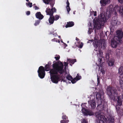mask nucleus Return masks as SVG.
Masks as SVG:
<instances>
[{
    "label": "nucleus",
    "mask_w": 123,
    "mask_h": 123,
    "mask_svg": "<svg viewBox=\"0 0 123 123\" xmlns=\"http://www.w3.org/2000/svg\"><path fill=\"white\" fill-rule=\"evenodd\" d=\"M59 62H56L52 65L53 69L50 70V79L52 82L55 84L57 83L61 80L60 75L58 74H62L64 72L63 69V65L61 62H60V65Z\"/></svg>",
    "instance_id": "obj_1"
},
{
    "label": "nucleus",
    "mask_w": 123,
    "mask_h": 123,
    "mask_svg": "<svg viewBox=\"0 0 123 123\" xmlns=\"http://www.w3.org/2000/svg\"><path fill=\"white\" fill-rule=\"evenodd\" d=\"M106 91L107 95L111 100L115 101L116 97L118 99L117 102L118 105L119 106H121L122 105L121 99L119 96H118L117 91L115 88L112 86H108Z\"/></svg>",
    "instance_id": "obj_2"
},
{
    "label": "nucleus",
    "mask_w": 123,
    "mask_h": 123,
    "mask_svg": "<svg viewBox=\"0 0 123 123\" xmlns=\"http://www.w3.org/2000/svg\"><path fill=\"white\" fill-rule=\"evenodd\" d=\"M100 102V103L98 105L96 108L97 110L99 111L95 113V115L97 119V123H104L102 120L105 121L106 119L105 116L102 114V111L104 109L105 106L107 105V103L104 100Z\"/></svg>",
    "instance_id": "obj_3"
},
{
    "label": "nucleus",
    "mask_w": 123,
    "mask_h": 123,
    "mask_svg": "<svg viewBox=\"0 0 123 123\" xmlns=\"http://www.w3.org/2000/svg\"><path fill=\"white\" fill-rule=\"evenodd\" d=\"M105 14L103 13L100 14L98 18L96 21H94L93 24L95 27L100 28L104 23L106 21L108 18Z\"/></svg>",
    "instance_id": "obj_4"
},
{
    "label": "nucleus",
    "mask_w": 123,
    "mask_h": 123,
    "mask_svg": "<svg viewBox=\"0 0 123 123\" xmlns=\"http://www.w3.org/2000/svg\"><path fill=\"white\" fill-rule=\"evenodd\" d=\"M90 42H93V45L95 49H97L98 47H103V48H105L106 47V43L105 40L104 39H103L100 41L99 40V38L96 36L95 37L94 40H89L87 43H90Z\"/></svg>",
    "instance_id": "obj_5"
},
{
    "label": "nucleus",
    "mask_w": 123,
    "mask_h": 123,
    "mask_svg": "<svg viewBox=\"0 0 123 123\" xmlns=\"http://www.w3.org/2000/svg\"><path fill=\"white\" fill-rule=\"evenodd\" d=\"M56 10L55 7H52L50 9L49 8H48L46 9V12L47 15H49L50 17L49 19V22L50 24L53 23L54 21V18L53 15L54 12H56Z\"/></svg>",
    "instance_id": "obj_6"
},
{
    "label": "nucleus",
    "mask_w": 123,
    "mask_h": 123,
    "mask_svg": "<svg viewBox=\"0 0 123 123\" xmlns=\"http://www.w3.org/2000/svg\"><path fill=\"white\" fill-rule=\"evenodd\" d=\"M118 73L120 74L119 82L121 87L123 89V67H120L118 69Z\"/></svg>",
    "instance_id": "obj_7"
},
{
    "label": "nucleus",
    "mask_w": 123,
    "mask_h": 123,
    "mask_svg": "<svg viewBox=\"0 0 123 123\" xmlns=\"http://www.w3.org/2000/svg\"><path fill=\"white\" fill-rule=\"evenodd\" d=\"M39 77L41 79H43L45 75L44 68L43 66H40L37 71Z\"/></svg>",
    "instance_id": "obj_8"
},
{
    "label": "nucleus",
    "mask_w": 123,
    "mask_h": 123,
    "mask_svg": "<svg viewBox=\"0 0 123 123\" xmlns=\"http://www.w3.org/2000/svg\"><path fill=\"white\" fill-rule=\"evenodd\" d=\"M116 34L115 36L114 37L115 39L117 40L119 42H122V39L123 36V32L122 31L120 30H118L116 31Z\"/></svg>",
    "instance_id": "obj_9"
},
{
    "label": "nucleus",
    "mask_w": 123,
    "mask_h": 123,
    "mask_svg": "<svg viewBox=\"0 0 123 123\" xmlns=\"http://www.w3.org/2000/svg\"><path fill=\"white\" fill-rule=\"evenodd\" d=\"M114 11L115 12H119L122 14L123 11V6H120V7L117 5H116L113 9Z\"/></svg>",
    "instance_id": "obj_10"
},
{
    "label": "nucleus",
    "mask_w": 123,
    "mask_h": 123,
    "mask_svg": "<svg viewBox=\"0 0 123 123\" xmlns=\"http://www.w3.org/2000/svg\"><path fill=\"white\" fill-rule=\"evenodd\" d=\"M122 42H119V41H118L117 40L115 39L114 38L111 41V45L113 48H116L117 47L118 44H119L120 43H121Z\"/></svg>",
    "instance_id": "obj_11"
},
{
    "label": "nucleus",
    "mask_w": 123,
    "mask_h": 123,
    "mask_svg": "<svg viewBox=\"0 0 123 123\" xmlns=\"http://www.w3.org/2000/svg\"><path fill=\"white\" fill-rule=\"evenodd\" d=\"M82 111L84 113L85 115H89L90 116L92 115H93V112L90 111H89L83 108L82 109Z\"/></svg>",
    "instance_id": "obj_12"
},
{
    "label": "nucleus",
    "mask_w": 123,
    "mask_h": 123,
    "mask_svg": "<svg viewBox=\"0 0 123 123\" xmlns=\"http://www.w3.org/2000/svg\"><path fill=\"white\" fill-rule=\"evenodd\" d=\"M110 0H101L100 2L101 6H105L107 4L110 3Z\"/></svg>",
    "instance_id": "obj_13"
},
{
    "label": "nucleus",
    "mask_w": 123,
    "mask_h": 123,
    "mask_svg": "<svg viewBox=\"0 0 123 123\" xmlns=\"http://www.w3.org/2000/svg\"><path fill=\"white\" fill-rule=\"evenodd\" d=\"M88 103L90 104L92 109H94L96 107V103L95 101L91 100L88 101Z\"/></svg>",
    "instance_id": "obj_14"
},
{
    "label": "nucleus",
    "mask_w": 123,
    "mask_h": 123,
    "mask_svg": "<svg viewBox=\"0 0 123 123\" xmlns=\"http://www.w3.org/2000/svg\"><path fill=\"white\" fill-rule=\"evenodd\" d=\"M36 17L39 19H42L43 18V16L41 14L40 12H37L35 14Z\"/></svg>",
    "instance_id": "obj_15"
},
{
    "label": "nucleus",
    "mask_w": 123,
    "mask_h": 123,
    "mask_svg": "<svg viewBox=\"0 0 123 123\" xmlns=\"http://www.w3.org/2000/svg\"><path fill=\"white\" fill-rule=\"evenodd\" d=\"M65 27L66 28L70 27L73 26L74 25V22L73 21L69 22H67Z\"/></svg>",
    "instance_id": "obj_16"
},
{
    "label": "nucleus",
    "mask_w": 123,
    "mask_h": 123,
    "mask_svg": "<svg viewBox=\"0 0 123 123\" xmlns=\"http://www.w3.org/2000/svg\"><path fill=\"white\" fill-rule=\"evenodd\" d=\"M115 61L113 59H111L109 61L108 64L109 66H112L114 64Z\"/></svg>",
    "instance_id": "obj_17"
},
{
    "label": "nucleus",
    "mask_w": 123,
    "mask_h": 123,
    "mask_svg": "<svg viewBox=\"0 0 123 123\" xmlns=\"http://www.w3.org/2000/svg\"><path fill=\"white\" fill-rule=\"evenodd\" d=\"M113 18H112V20L111 22V24L112 26H114L116 25L117 23V19H113Z\"/></svg>",
    "instance_id": "obj_18"
},
{
    "label": "nucleus",
    "mask_w": 123,
    "mask_h": 123,
    "mask_svg": "<svg viewBox=\"0 0 123 123\" xmlns=\"http://www.w3.org/2000/svg\"><path fill=\"white\" fill-rule=\"evenodd\" d=\"M67 61L69 63H71L72 64H74V62L76 61V59H68Z\"/></svg>",
    "instance_id": "obj_19"
},
{
    "label": "nucleus",
    "mask_w": 123,
    "mask_h": 123,
    "mask_svg": "<svg viewBox=\"0 0 123 123\" xmlns=\"http://www.w3.org/2000/svg\"><path fill=\"white\" fill-rule=\"evenodd\" d=\"M101 95L100 93H98L96 95V97L97 99L99 100V101H99H102L101 100Z\"/></svg>",
    "instance_id": "obj_20"
},
{
    "label": "nucleus",
    "mask_w": 123,
    "mask_h": 123,
    "mask_svg": "<svg viewBox=\"0 0 123 123\" xmlns=\"http://www.w3.org/2000/svg\"><path fill=\"white\" fill-rule=\"evenodd\" d=\"M45 71H48L49 70H51L50 69L51 67L48 65L46 64L44 68Z\"/></svg>",
    "instance_id": "obj_21"
},
{
    "label": "nucleus",
    "mask_w": 123,
    "mask_h": 123,
    "mask_svg": "<svg viewBox=\"0 0 123 123\" xmlns=\"http://www.w3.org/2000/svg\"><path fill=\"white\" fill-rule=\"evenodd\" d=\"M98 61H99V64L98 66H99V68H100V67H101V68H102L103 67V65H102V58H99V59H98Z\"/></svg>",
    "instance_id": "obj_22"
},
{
    "label": "nucleus",
    "mask_w": 123,
    "mask_h": 123,
    "mask_svg": "<svg viewBox=\"0 0 123 123\" xmlns=\"http://www.w3.org/2000/svg\"><path fill=\"white\" fill-rule=\"evenodd\" d=\"M114 118H112L109 119L108 121V123H114Z\"/></svg>",
    "instance_id": "obj_23"
},
{
    "label": "nucleus",
    "mask_w": 123,
    "mask_h": 123,
    "mask_svg": "<svg viewBox=\"0 0 123 123\" xmlns=\"http://www.w3.org/2000/svg\"><path fill=\"white\" fill-rule=\"evenodd\" d=\"M66 79L68 80L71 81L72 79H73V78L70 75H68L66 77Z\"/></svg>",
    "instance_id": "obj_24"
},
{
    "label": "nucleus",
    "mask_w": 123,
    "mask_h": 123,
    "mask_svg": "<svg viewBox=\"0 0 123 123\" xmlns=\"http://www.w3.org/2000/svg\"><path fill=\"white\" fill-rule=\"evenodd\" d=\"M54 20H58L59 18V16L57 15L54 16Z\"/></svg>",
    "instance_id": "obj_25"
},
{
    "label": "nucleus",
    "mask_w": 123,
    "mask_h": 123,
    "mask_svg": "<svg viewBox=\"0 0 123 123\" xmlns=\"http://www.w3.org/2000/svg\"><path fill=\"white\" fill-rule=\"evenodd\" d=\"M69 120H62L60 121L61 123H67L69 122Z\"/></svg>",
    "instance_id": "obj_26"
},
{
    "label": "nucleus",
    "mask_w": 123,
    "mask_h": 123,
    "mask_svg": "<svg viewBox=\"0 0 123 123\" xmlns=\"http://www.w3.org/2000/svg\"><path fill=\"white\" fill-rule=\"evenodd\" d=\"M75 78L76 79V80H78L81 78V76H79L78 74H77L75 77Z\"/></svg>",
    "instance_id": "obj_27"
},
{
    "label": "nucleus",
    "mask_w": 123,
    "mask_h": 123,
    "mask_svg": "<svg viewBox=\"0 0 123 123\" xmlns=\"http://www.w3.org/2000/svg\"><path fill=\"white\" fill-rule=\"evenodd\" d=\"M105 57L106 59V60L107 61H108L110 59H109V58H110L109 55L108 53L106 54V56H105Z\"/></svg>",
    "instance_id": "obj_28"
},
{
    "label": "nucleus",
    "mask_w": 123,
    "mask_h": 123,
    "mask_svg": "<svg viewBox=\"0 0 123 123\" xmlns=\"http://www.w3.org/2000/svg\"><path fill=\"white\" fill-rule=\"evenodd\" d=\"M77 80H76V79L75 78V77L74 79H72L71 81L73 84H74L76 82V81Z\"/></svg>",
    "instance_id": "obj_29"
},
{
    "label": "nucleus",
    "mask_w": 123,
    "mask_h": 123,
    "mask_svg": "<svg viewBox=\"0 0 123 123\" xmlns=\"http://www.w3.org/2000/svg\"><path fill=\"white\" fill-rule=\"evenodd\" d=\"M98 85H99L100 83V79L99 77L97 75Z\"/></svg>",
    "instance_id": "obj_30"
},
{
    "label": "nucleus",
    "mask_w": 123,
    "mask_h": 123,
    "mask_svg": "<svg viewBox=\"0 0 123 123\" xmlns=\"http://www.w3.org/2000/svg\"><path fill=\"white\" fill-rule=\"evenodd\" d=\"M51 0H43L44 2L47 4H49Z\"/></svg>",
    "instance_id": "obj_31"
},
{
    "label": "nucleus",
    "mask_w": 123,
    "mask_h": 123,
    "mask_svg": "<svg viewBox=\"0 0 123 123\" xmlns=\"http://www.w3.org/2000/svg\"><path fill=\"white\" fill-rule=\"evenodd\" d=\"M81 123H88L87 121L84 119H83L81 121Z\"/></svg>",
    "instance_id": "obj_32"
},
{
    "label": "nucleus",
    "mask_w": 123,
    "mask_h": 123,
    "mask_svg": "<svg viewBox=\"0 0 123 123\" xmlns=\"http://www.w3.org/2000/svg\"><path fill=\"white\" fill-rule=\"evenodd\" d=\"M40 20H38L36 21L35 22L34 24L35 26H36L38 25L40 23Z\"/></svg>",
    "instance_id": "obj_33"
},
{
    "label": "nucleus",
    "mask_w": 123,
    "mask_h": 123,
    "mask_svg": "<svg viewBox=\"0 0 123 123\" xmlns=\"http://www.w3.org/2000/svg\"><path fill=\"white\" fill-rule=\"evenodd\" d=\"M101 51L100 50H98V53H97V54L98 55V54L99 55V56H101Z\"/></svg>",
    "instance_id": "obj_34"
},
{
    "label": "nucleus",
    "mask_w": 123,
    "mask_h": 123,
    "mask_svg": "<svg viewBox=\"0 0 123 123\" xmlns=\"http://www.w3.org/2000/svg\"><path fill=\"white\" fill-rule=\"evenodd\" d=\"M62 118L63 119H66L68 118V117L65 115H63L62 116Z\"/></svg>",
    "instance_id": "obj_35"
},
{
    "label": "nucleus",
    "mask_w": 123,
    "mask_h": 123,
    "mask_svg": "<svg viewBox=\"0 0 123 123\" xmlns=\"http://www.w3.org/2000/svg\"><path fill=\"white\" fill-rule=\"evenodd\" d=\"M83 44L81 42L80 43V44L79 45V46H78V47L80 48H81L83 46Z\"/></svg>",
    "instance_id": "obj_36"
},
{
    "label": "nucleus",
    "mask_w": 123,
    "mask_h": 123,
    "mask_svg": "<svg viewBox=\"0 0 123 123\" xmlns=\"http://www.w3.org/2000/svg\"><path fill=\"white\" fill-rule=\"evenodd\" d=\"M67 11L68 12V13L69 14V12L70 10V8L69 7V6H67Z\"/></svg>",
    "instance_id": "obj_37"
},
{
    "label": "nucleus",
    "mask_w": 123,
    "mask_h": 123,
    "mask_svg": "<svg viewBox=\"0 0 123 123\" xmlns=\"http://www.w3.org/2000/svg\"><path fill=\"white\" fill-rule=\"evenodd\" d=\"M58 40L59 41V43L60 42V41L58 40H57L56 38H54L53 39H52L51 41L53 42H57V41Z\"/></svg>",
    "instance_id": "obj_38"
},
{
    "label": "nucleus",
    "mask_w": 123,
    "mask_h": 123,
    "mask_svg": "<svg viewBox=\"0 0 123 123\" xmlns=\"http://www.w3.org/2000/svg\"><path fill=\"white\" fill-rule=\"evenodd\" d=\"M100 71L103 75L104 74H105V71L102 68H101L100 70Z\"/></svg>",
    "instance_id": "obj_39"
},
{
    "label": "nucleus",
    "mask_w": 123,
    "mask_h": 123,
    "mask_svg": "<svg viewBox=\"0 0 123 123\" xmlns=\"http://www.w3.org/2000/svg\"><path fill=\"white\" fill-rule=\"evenodd\" d=\"M32 3L31 2H29L27 4V5L29 6L30 7H31L32 6Z\"/></svg>",
    "instance_id": "obj_40"
},
{
    "label": "nucleus",
    "mask_w": 123,
    "mask_h": 123,
    "mask_svg": "<svg viewBox=\"0 0 123 123\" xmlns=\"http://www.w3.org/2000/svg\"><path fill=\"white\" fill-rule=\"evenodd\" d=\"M60 56L58 55L57 56L55 57V58L56 59V60H58L60 59Z\"/></svg>",
    "instance_id": "obj_41"
},
{
    "label": "nucleus",
    "mask_w": 123,
    "mask_h": 123,
    "mask_svg": "<svg viewBox=\"0 0 123 123\" xmlns=\"http://www.w3.org/2000/svg\"><path fill=\"white\" fill-rule=\"evenodd\" d=\"M65 77H63L62 78V81H63V82H66V80L65 79Z\"/></svg>",
    "instance_id": "obj_42"
},
{
    "label": "nucleus",
    "mask_w": 123,
    "mask_h": 123,
    "mask_svg": "<svg viewBox=\"0 0 123 123\" xmlns=\"http://www.w3.org/2000/svg\"><path fill=\"white\" fill-rule=\"evenodd\" d=\"M116 109L117 111H118L120 109V107H118V106H116Z\"/></svg>",
    "instance_id": "obj_43"
},
{
    "label": "nucleus",
    "mask_w": 123,
    "mask_h": 123,
    "mask_svg": "<svg viewBox=\"0 0 123 123\" xmlns=\"http://www.w3.org/2000/svg\"><path fill=\"white\" fill-rule=\"evenodd\" d=\"M92 30V29H91L90 28L89 29V30L88 31V33L89 34H91V33Z\"/></svg>",
    "instance_id": "obj_44"
},
{
    "label": "nucleus",
    "mask_w": 123,
    "mask_h": 123,
    "mask_svg": "<svg viewBox=\"0 0 123 123\" xmlns=\"http://www.w3.org/2000/svg\"><path fill=\"white\" fill-rule=\"evenodd\" d=\"M68 63L65 62H64V65L65 67L67 66L68 65Z\"/></svg>",
    "instance_id": "obj_45"
},
{
    "label": "nucleus",
    "mask_w": 123,
    "mask_h": 123,
    "mask_svg": "<svg viewBox=\"0 0 123 123\" xmlns=\"http://www.w3.org/2000/svg\"><path fill=\"white\" fill-rule=\"evenodd\" d=\"M30 12L29 11H27V12L26 13V14L27 15H30Z\"/></svg>",
    "instance_id": "obj_46"
},
{
    "label": "nucleus",
    "mask_w": 123,
    "mask_h": 123,
    "mask_svg": "<svg viewBox=\"0 0 123 123\" xmlns=\"http://www.w3.org/2000/svg\"><path fill=\"white\" fill-rule=\"evenodd\" d=\"M51 62H49L48 63V64H47L51 67Z\"/></svg>",
    "instance_id": "obj_47"
},
{
    "label": "nucleus",
    "mask_w": 123,
    "mask_h": 123,
    "mask_svg": "<svg viewBox=\"0 0 123 123\" xmlns=\"http://www.w3.org/2000/svg\"><path fill=\"white\" fill-rule=\"evenodd\" d=\"M118 2L121 4H122L123 2V0H118Z\"/></svg>",
    "instance_id": "obj_48"
},
{
    "label": "nucleus",
    "mask_w": 123,
    "mask_h": 123,
    "mask_svg": "<svg viewBox=\"0 0 123 123\" xmlns=\"http://www.w3.org/2000/svg\"><path fill=\"white\" fill-rule=\"evenodd\" d=\"M67 6H69V2L68 0L67 2Z\"/></svg>",
    "instance_id": "obj_49"
},
{
    "label": "nucleus",
    "mask_w": 123,
    "mask_h": 123,
    "mask_svg": "<svg viewBox=\"0 0 123 123\" xmlns=\"http://www.w3.org/2000/svg\"><path fill=\"white\" fill-rule=\"evenodd\" d=\"M34 8H35V9L36 10H37L39 9L38 7H37L36 6H34Z\"/></svg>",
    "instance_id": "obj_50"
},
{
    "label": "nucleus",
    "mask_w": 123,
    "mask_h": 123,
    "mask_svg": "<svg viewBox=\"0 0 123 123\" xmlns=\"http://www.w3.org/2000/svg\"><path fill=\"white\" fill-rule=\"evenodd\" d=\"M94 16H96L97 15V12L96 11H95L94 12Z\"/></svg>",
    "instance_id": "obj_51"
},
{
    "label": "nucleus",
    "mask_w": 123,
    "mask_h": 123,
    "mask_svg": "<svg viewBox=\"0 0 123 123\" xmlns=\"http://www.w3.org/2000/svg\"><path fill=\"white\" fill-rule=\"evenodd\" d=\"M106 121H105L104 120H102V121H103V122H104V123H105V122H106V121H107V118H106Z\"/></svg>",
    "instance_id": "obj_52"
},
{
    "label": "nucleus",
    "mask_w": 123,
    "mask_h": 123,
    "mask_svg": "<svg viewBox=\"0 0 123 123\" xmlns=\"http://www.w3.org/2000/svg\"><path fill=\"white\" fill-rule=\"evenodd\" d=\"M76 40L78 41H79V39L77 37H76Z\"/></svg>",
    "instance_id": "obj_53"
},
{
    "label": "nucleus",
    "mask_w": 123,
    "mask_h": 123,
    "mask_svg": "<svg viewBox=\"0 0 123 123\" xmlns=\"http://www.w3.org/2000/svg\"><path fill=\"white\" fill-rule=\"evenodd\" d=\"M115 14L116 15H117V12H115Z\"/></svg>",
    "instance_id": "obj_54"
},
{
    "label": "nucleus",
    "mask_w": 123,
    "mask_h": 123,
    "mask_svg": "<svg viewBox=\"0 0 123 123\" xmlns=\"http://www.w3.org/2000/svg\"><path fill=\"white\" fill-rule=\"evenodd\" d=\"M26 1L27 2H28L29 1V0H26Z\"/></svg>",
    "instance_id": "obj_55"
},
{
    "label": "nucleus",
    "mask_w": 123,
    "mask_h": 123,
    "mask_svg": "<svg viewBox=\"0 0 123 123\" xmlns=\"http://www.w3.org/2000/svg\"><path fill=\"white\" fill-rule=\"evenodd\" d=\"M123 11V12H122V14L123 15V11Z\"/></svg>",
    "instance_id": "obj_56"
},
{
    "label": "nucleus",
    "mask_w": 123,
    "mask_h": 123,
    "mask_svg": "<svg viewBox=\"0 0 123 123\" xmlns=\"http://www.w3.org/2000/svg\"><path fill=\"white\" fill-rule=\"evenodd\" d=\"M66 46H67V44H66Z\"/></svg>",
    "instance_id": "obj_57"
},
{
    "label": "nucleus",
    "mask_w": 123,
    "mask_h": 123,
    "mask_svg": "<svg viewBox=\"0 0 123 123\" xmlns=\"http://www.w3.org/2000/svg\"><path fill=\"white\" fill-rule=\"evenodd\" d=\"M73 13H74V14H75V13L74 12H73Z\"/></svg>",
    "instance_id": "obj_58"
},
{
    "label": "nucleus",
    "mask_w": 123,
    "mask_h": 123,
    "mask_svg": "<svg viewBox=\"0 0 123 123\" xmlns=\"http://www.w3.org/2000/svg\"><path fill=\"white\" fill-rule=\"evenodd\" d=\"M70 65L71 66H72V65H71V64H70Z\"/></svg>",
    "instance_id": "obj_59"
},
{
    "label": "nucleus",
    "mask_w": 123,
    "mask_h": 123,
    "mask_svg": "<svg viewBox=\"0 0 123 123\" xmlns=\"http://www.w3.org/2000/svg\"><path fill=\"white\" fill-rule=\"evenodd\" d=\"M36 4H34L33 5H35Z\"/></svg>",
    "instance_id": "obj_60"
},
{
    "label": "nucleus",
    "mask_w": 123,
    "mask_h": 123,
    "mask_svg": "<svg viewBox=\"0 0 123 123\" xmlns=\"http://www.w3.org/2000/svg\"><path fill=\"white\" fill-rule=\"evenodd\" d=\"M110 6H111L110 5ZM111 6H112V5H111Z\"/></svg>",
    "instance_id": "obj_61"
},
{
    "label": "nucleus",
    "mask_w": 123,
    "mask_h": 123,
    "mask_svg": "<svg viewBox=\"0 0 123 123\" xmlns=\"http://www.w3.org/2000/svg\"><path fill=\"white\" fill-rule=\"evenodd\" d=\"M27 3H26V4H27Z\"/></svg>",
    "instance_id": "obj_62"
},
{
    "label": "nucleus",
    "mask_w": 123,
    "mask_h": 123,
    "mask_svg": "<svg viewBox=\"0 0 123 123\" xmlns=\"http://www.w3.org/2000/svg\"><path fill=\"white\" fill-rule=\"evenodd\" d=\"M82 105H81V106H82Z\"/></svg>",
    "instance_id": "obj_63"
}]
</instances>
